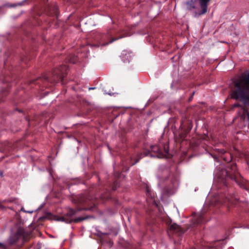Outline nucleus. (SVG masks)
Returning <instances> with one entry per match:
<instances>
[{
  "instance_id": "nucleus-1",
  "label": "nucleus",
  "mask_w": 249,
  "mask_h": 249,
  "mask_svg": "<svg viewBox=\"0 0 249 249\" xmlns=\"http://www.w3.org/2000/svg\"><path fill=\"white\" fill-rule=\"evenodd\" d=\"M236 90L232 93V98L249 101V74L242 77L235 84Z\"/></svg>"
},
{
  "instance_id": "nucleus-2",
  "label": "nucleus",
  "mask_w": 249,
  "mask_h": 249,
  "mask_svg": "<svg viewBox=\"0 0 249 249\" xmlns=\"http://www.w3.org/2000/svg\"><path fill=\"white\" fill-rule=\"evenodd\" d=\"M211 0H188L184 5L187 10L192 12L194 17L197 18L207 12L208 5Z\"/></svg>"
},
{
  "instance_id": "nucleus-3",
  "label": "nucleus",
  "mask_w": 249,
  "mask_h": 249,
  "mask_svg": "<svg viewBox=\"0 0 249 249\" xmlns=\"http://www.w3.org/2000/svg\"><path fill=\"white\" fill-rule=\"evenodd\" d=\"M29 236L28 232L25 231L23 228H19L15 233L9 238L7 245L11 246L15 245L18 247H21L27 241Z\"/></svg>"
},
{
  "instance_id": "nucleus-4",
  "label": "nucleus",
  "mask_w": 249,
  "mask_h": 249,
  "mask_svg": "<svg viewBox=\"0 0 249 249\" xmlns=\"http://www.w3.org/2000/svg\"><path fill=\"white\" fill-rule=\"evenodd\" d=\"M131 34L128 33H125L124 34H121L120 36L115 38H112L111 35L109 33H108L106 35H103L102 37V41L103 43L101 44V46H106L109 43L113 42V41L117 40L119 39L124 37L126 36H130Z\"/></svg>"
},
{
  "instance_id": "nucleus-5",
  "label": "nucleus",
  "mask_w": 249,
  "mask_h": 249,
  "mask_svg": "<svg viewBox=\"0 0 249 249\" xmlns=\"http://www.w3.org/2000/svg\"><path fill=\"white\" fill-rule=\"evenodd\" d=\"M75 214V211L71 209L70 211L69 216H63L59 218L58 220L65 222L67 223H70L72 221L75 222H78L84 220L86 219V218L80 217L75 219H73L71 218V216Z\"/></svg>"
},
{
  "instance_id": "nucleus-6",
  "label": "nucleus",
  "mask_w": 249,
  "mask_h": 249,
  "mask_svg": "<svg viewBox=\"0 0 249 249\" xmlns=\"http://www.w3.org/2000/svg\"><path fill=\"white\" fill-rule=\"evenodd\" d=\"M66 68L64 67H60L57 70H55L53 72V75H56V79H54L53 81H51V82L55 83L58 82L60 79L63 80L62 73L64 70H66Z\"/></svg>"
},
{
  "instance_id": "nucleus-7",
  "label": "nucleus",
  "mask_w": 249,
  "mask_h": 249,
  "mask_svg": "<svg viewBox=\"0 0 249 249\" xmlns=\"http://www.w3.org/2000/svg\"><path fill=\"white\" fill-rule=\"evenodd\" d=\"M221 152L223 154L222 158L225 161L229 162L231 160V155L229 153L226 152L224 150H221Z\"/></svg>"
},
{
  "instance_id": "nucleus-8",
  "label": "nucleus",
  "mask_w": 249,
  "mask_h": 249,
  "mask_svg": "<svg viewBox=\"0 0 249 249\" xmlns=\"http://www.w3.org/2000/svg\"><path fill=\"white\" fill-rule=\"evenodd\" d=\"M169 230L172 231H180V227L176 224H173L169 226Z\"/></svg>"
},
{
  "instance_id": "nucleus-9",
  "label": "nucleus",
  "mask_w": 249,
  "mask_h": 249,
  "mask_svg": "<svg viewBox=\"0 0 249 249\" xmlns=\"http://www.w3.org/2000/svg\"><path fill=\"white\" fill-rule=\"evenodd\" d=\"M146 195L148 197H150L151 200H150V202H154L155 199L154 198V195L153 196L150 192V189L148 187H147L146 188Z\"/></svg>"
},
{
  "instance_id": "nucleus-10",
  "label": "nucleus",
  "mask_w": 249,
  "mask_h": 249,
  "mask_svg": "<svg viewBox=\"0 0 249 249\" xmlns=\"http://www.w3.org/2000/svg\"><path fill=\"white\" fill-rule=\"evenodd\" d=\"M149 151H148V152H145L144 153H143V154L142 153H141L140 154V155H138V159L136 161V162L132 164V165H134L135 164V163H136L137 162H138L139 160L142 158L143 157V156H147L149 155Z\"/></svg>"
},
{
  "instance_id": "nucleus-11",
  "label": "nucleus",
  "mask_w": 249,
  "mask_h": 249,
  "mask_svg": "<svg viewBox=\"0 0 249 249\" xmlns=\"http://www.w3.org/2000/svg\"><path fill=\"white\" fill-rule=\"evenodd\" d=\"M203 221V216L202 214H199L197 218L195 220V224L198 225Z\"/></svg>"
},
{
  "instance_id": "nucleus-12",
  "label": "nucleus",
  "mask_w": 249,
  "mask_h": 249,
  "mask_svg": "<svg viewBox=\"0 0 249 249\" xmlns=\"http://www.w3.org/2000/svg\"><path fill=\"white\" fill-rule=\"evenodd\" d=\"M151 149L153 152L155 153H159L160 152V148H159V146L157 145H152L151 146Z\"/></svg>"
},
{
  "instance_id": "nucleus-13",
  "label": "nucleus",
  "mask_w": 249,
  "mask_h": 249,
  "mask_svg": "<svg viewBox=\"0 0 249 249\" xmlns=\"http://www.w3.org/2000/svg\"><path fill=\"white\" fill-rule=\"evenodd\" d=\"M223 174H225L226 176V178H230L231 179H235V177L234 176H232L231 175V174L229 173V171L224 170L223 171Z\"/></svg>"
},
{
  "instance_id": "nucleus-14",
  "label": "nucleus",
  "mask_w": 249,
  "mask_h": 249,
  "mask_svg": "<svg viewBox=\"0 0 249 249\" xmlns=\"http://www.w3.org/2000/svg\"><path fill=\"white\" fill-rule=\"evenodd\" d=\"M0 248L2 249H7V245L0 242Z\"/></svg>"
},
{
  "instance_id": "nucleus-15",
  "label": "nucleus",
  "mask_w": 249,
  "mask_h": 249,
  "mask_svg": "<svg viewBox=\"0 0 249 249\" xmlns=\"http://www.w3.org/2000/svg\"><path fill=\"white\" fill-rule=\"evenodd\" d=\"M236 169V167L235 164H232L231 166V170L233 172L234 174H235V171Z\"/></svg>"
},
{
  "instance_id": "nucleus-16",
  "label": "nucleus",
  "mask_w": 249,
  "mask_h": 249,
  "mask_svg": "<svg viewBox=\"0 0 249 249\" xmlns=\"http://www.w3.org/2000/svg\"><path fill=\"white\" fill-rule=\"evenodd\" d=\"M23 209V208H22L21 209V211H23L25 212L28 213H32L33 212V211H31V212L30 211H24Z\"/></svg>"
},
{
  "instance_id": "nucleus-17",
  "label": "nucleus",
  "mask_w": 249,
  "mask_h": 249,
  "mask_svg": "<svg viewBox=\"0 0 249 249\" xmlns=\"http://www.w3.org/2000/svg\"><path fill=\"white\" fill-rule=\"evenodd\" d=\"M116 182L114 183V186L113 187V190H115L117 188L116 186L115 185Z\"/></svg>"
},
{
  "instance_id": "nucleus-18",
  "label": "nucleus",
  "mask_w": 249,
  "mask_h": 249,
  "mask_svg": "<svg viewBox=\"0 0 249 249\" xmlns=\"http://www.w3.org/2000/svg\"><path fill=\"white\" fill-rule=\"evenodd\" d=\"M125 52L124 51L123 53H122V55H124V54H125Z\"/></svg>"
},
{
  "instance_id": "nucleus-19",
  "label": "nucleus",
  "mask_w": 249,
  "mask_h": 249,
  "mask_svg": "<svg viewBox=\"0 0 249 249\" xmlns=\"http://www.w3.org/2000/svg\"><path fill=\"white\" fill-rule=\"evenodd\" d=\"M228 201H230V202H231V203H232V200H230V199H229Z\"/></svg>"
},
{
  "instance_id": "nucleus-20",
  "label": "nucleus",
  "mask_w": 249,
  "mask_h": 249,
  "mask_svg": "<svg viewBox=\"0 0 249 249\" xmlns=\"http://www.w3.org/2000/svg\"><path fill=\"white\" fill-rule=\"evenodd\" d=\"M71 63H74V62H75L74 61H71Z\"/></svg>"
},
{
  "instance_id": "nucleus-21",
  "label": "nucleus",
  "mask_w": 249,
  "mask_h": 249,
  "mask_svg": "<svg viewBox=\"0 0 249 249\" xmlns=\"http://www.w3.org/2000/svg\"><path fill=\"white\" fill-rule=\"evenodd\" d=\"M94 88H89V89H94Z\"/></svg>"
}]
</instances>
